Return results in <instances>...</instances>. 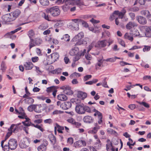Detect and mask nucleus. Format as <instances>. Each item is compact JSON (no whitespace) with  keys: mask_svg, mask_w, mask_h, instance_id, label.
Returning a JSON list of instances; mask_svg holds the SVG:
<instances>
[{"mask_svg":"<svg viewBox=\"0 0 151 151\" xmlns=\"http://www.w3.org/2000/svg\"><path fill=\"white\" fill-rule=\"evenodd\" d=\"M36 45L34 40L33 39H30L29 45V49L30 50L32 47L35 46Z\"/></svg>","mask_w":151,"mask_h":151,"instance_id":"nucleus-32","label":"nucleus"},{"mask_svg":"<svg viewBox=\"0 0 151 151\" xmlns=\"http://www.w3.org/2000/svg\"><path fill=\"white\" fill-rule=\"evenodd\" d=\"M39 105L42 111L46 110L47 108V106L45 104H40Z\"/></svg>","mask_w":151,"mask_h":151,"instance_id":"nucleus-43","label":"nucleus"},{"mask_svg":"<svg viewBox=\"0 0 151 151\" xmlns=\"http://www.w3.org/2000/svg\"><path fill=\"white\" fill-rule=\"evenodd\" d=\"M114 14H116V15H118L119 18L122 19L123 18L124 15L122 13L118 11H115L114 12Z\"/></svg>","mask_w":151,"mask_h":151,"instance_id":"nucleus-30","label":"nucleus"},{"mask_svg":"<svg viewBox=\"0 0 151 151\" xmlns=\"http://www.w3.org/2000/svg\"><path fill=\"white\" fill-rule=\"evenodd\" d=\"M35 111L39 113L42 111L39 104L35 105Z\"/></svg>","mask_w":151,"mask_h":151,"instance_id":"nucleus-41","label":"nucleus"},{"mask_svg":"<svg viewBox=\"0 0 151 151\" xmlns=\"http://www.w3.org/2000/svg\"><path fill=\"white\" fill-rule=\"evenodd\" d=\"M31 59L32 61L33 62L35 63L38 60L39 58L37 57H32V58Z\"/></svg>","mask_w":151,"mask_h":151,"instance_id":"nucleus-60","label":"nucleus"},{"mask_svg":"<svg viewBox=\"0 0 151 151\" xmlns=\"http://www.w3.org/2000/svg\"><path fill=\"white\" fill-rule=\"evenodd\" d=\"M26 104H31L34 102V100L32 98L29 97L27 98L24 100Z\"/></svg>","mask_w":151,"mask_h":151,"instance_id":"nucleus-26","label":"nucleus"},{"mask_svg":"<svg viewBox=\"0 0 151 151\" xmlns=\"http://www.w3.org/2000/svg\"><path fill=\"white\" fill-rule=\"evenodd\" d=\"M48 143L46 142V144H42L40 145L37 148L38 151H45L47 149V145Z\"/></svg>","mask_w":151,"mask_h":151,"instance_id":"nucleus-20","label":"nucleus"},{"mask_svg":"<svg viewBox=\"0 0 151 151\" xmlns=\"http://www.w3.org/2000/svg\"><path fill=\"white\" fill-rule=\"evenodd\" d=\"M24 65L26 70H30L33 68L34 65L31 62H28L25 63Z\"/></svg>","mask_w":151,"mask_h":151,"instance_id":"nucleus-15","label":"nucleus"},{"mask_svg":"<svg viewBox=\"0 0 151 151\" xmlns=\"http://www.w3.org/2000/svg\"><path fill=\"white\" fill-rule=\"evenodd\" d=\"M50 139L51 142L52 143V144L53 145L55 144L56 142V139L55 137L53 135H51L50 137Z\"/></svg>","mask_w":151,"mask_h":151,"instance_id":"nucleus-36","label":"nucleus"},{"mask_svg":"<svg viewBox=\"0 0 151 151\" xmlns=\"http://www.w3.org/2000/svg\"><path fill=\"white\" fill-rule=\"evenodd\" d=\"M19 114L21 115L18 116V117L20 119H24L26 117V115L24 112H21L19 113Z\"/></svg>","mask_w":151,"mask_h":151,"instance_id":"nucleus-47","label":"nucleus"},{"mask_svg":"<svg viewBox=\"0 0 151 151\" xmlns=\"http://www.w3.org/2000/svg\"><path fill=\"white\" fill-rule=\"evenodd\" d=\"M1 70L3 71L4 70H6V67L5 66V63L4 62L2 61V62L1 64Z\"/></svg>","mask_w":151,"mask_h":151,"instance_id":"nucleus-53","label":"nucleus"},{"mask_svg":"<svg viewBox=\"0 0 151 151\" xmlns=\"http://www.w3.org/2000/svg\"><path fill=\"white\" fill-rule=\"evenodd\" d=\"M107 142L108 143L106 144V148L107 151H109V149L112 147V144L109 140H108Z\"/></svg>","mask_w":151,"mask_h":151,"instance_id":"nucleus-42","label":"nucleus"},{"mask_svg":"<svg viewBox=\"0 0 151 151\" xmlns=\"http://www.w3.org/2000/svg\"><path fill=\"white\" fill-rule=\"evenodd\" d=\"M9 147V145H5L3 146V147L2 148L4 151H9L10 149Z\"/></svg>","mask_w":151,"mask_h":151,"instance_id":"nucleus-50","label":"nucleus"},{"mask_svg":"<svg viewBox=\"0 0 151 151\" xmlns=\"http://www.w3.org/2000/svg\"><path fill=\"white\" fill-rule=\"evenodd\" d=\"M59 57V54L57 52H54L51 55V57L54 61H56Z\"/></svg>","mask_w":151,"mask_h":151,"instance_id":"nucleus-25","label":"nucleus"},{"mask_svg":"<svg viewBox=\"0 0 151 151\" xmlns=\"http://www.w3.org/2000/svg\"><path fill=\"white\" fill-rule=\"evenodd\" d=\"M143 79L145 80L149 79L150 81H151V76H146L143 77Z\"/></svg>","mask_w":151,"mask_h":151,"instance_id":"nucleus-62","label":"nucleus"},{"mask_svg":"<svg viewBox=\"0 0 151 151\" xmlns=\"http://www.w3.org/2000/svg\"><path fill=\"white\" fill-rule=\"evenodd\" d=\"M86 59L88 60H91L92 59L91 55L89 54H88L85 55Z\"/></svg>","mask_w":151,"mask_h":151,"instance_id":"nucleus-64","label":"nucleus"},{"mask_svg":"<svg viewBox=\"0 0 151 151\" xmlns=\"http://www.w3.org/2000/svg\"><path fill=\"white\" fill-rule=\"evenodd\" d=\"M35 35L34 31L31 29L29 31L28 33V35L30 39H33L32 38Z\"/></svg>","mask_w":151,"mask_h":151,"instance_id":"nucleus-28","label":"nucleus"},{"mask_svg":"<svg viewBox=\"0 0 151 151\" xmlns=\"http://www.w3.org/2000/svg\"><path fill=\"white\" fill-rule=\"evenodd\" d=\"M67 121L69 123L73 124L75 122V120L72 118H69L67 119Z\"/></svg>","mask_w":151,"mask_h":151,"instance_id":"nucleus-55","label":"nucleus"},{"mask_svg":"<svg viewBox=\"0 0 151 151\" xmlns=\"http://www.w3.org/2000/svg\"><path fill=\"white\" fill-rule=\"evenodd\" d=\"M68 143L70 145H72L73 142V138L71 137L68 138L67 140Z\"/></svg>","mask_w":151,"mask_h":151,"instance_id":"nucleus-51","label":"nucleus"},{"mask_svg":"<svg viewBox=\"0 0 151 151\" xmlns=\"http://www.w3.org/2000/svg\"><path fill=\"white\" fill-rule=\"evenodd\" d=\"M84 109L85 110V113L86 111L90 113L91 112V110L90 108L88 106H84Z\"/></svg>","mask_w":151,"mask_h":151,"instance_id":"nucleus-57","label":"nucleus"},{"mask_svg":"<svg viewBox=\"0 0 151 151\" xmlns=\"http://www.w3.org/2000/svg\"><path fill=\"white\" fill-rule=\"evenodd\" d=\"M141 29L142 30H145L147 35H149V33L151 32V26H142Z\"/></svg>","mask_w":151,"mask_h":151,"instance_id":"nucleus-21","label":"nucleus"},{"mask_svg":"<svg viewBox=\"0 0 151 151\" xmlns=\"http://www.w3.org/2000/svg\"><path fill=\"white\" fill-rule=\"evenodd\" d=\"M30 142L29 139L26 137L21 140L19 145L21 148H26L29 146Z\"/></svg>","mask_w":151,"mask_h":151,"instance_id":"nucleus-4","label":"nucleus"},{"mask_svg":"<svg viewBox=\"0 0 151 151\" xmlns=\"http://www.w3.org/2000/svg\"><path fill=\"white\" fill-rule=\"evenodd\" d=\"M34 41L36 45H40L42 42V40L38 38H35Z\"/></svg>","mask_w":151,"mask_h":151,"instance_id":"nucleus-33","label":"nucleus"},{"mask_svg":"<svg viewBox=\"0 0 151 151\" xmlns=\"http://www.w3.org/2000/svg\"><path fill=\"white\" fill-rule=\"evenodd\" d=\"M107 132L109 134H116L117 133L113 129H107Z\"/></svg>","mask_w":151,"mask_h":151,"instance_id":"nucleus-44","label":"nucleus"},{"mask_svg":"<svg viewBox=\"0 0 151 151\" xmlns=\"http://www.w3.org/2000/svg\"><path fill=\"white\" fill-rule=\"evenodd\" d=\"M94 45V42H92L91 44L88 46V50L87 52H89V51L92 49Z\"/></svg>","mask_w":151,"mask_h":151,"instance_id":"nucleus-63","label":"nucleus"},{"mask_svg":"<svg viewBox=\"0 0 151 151\" xmlns=\"http://www.w3.org/2000/svg\"><path fill=\"white\" fill-rule=\"evenodd\" d=\"M71 0H66L65 4L62 6V8L64 12H67L69 10L71 6H73Z\"/></svg>","mask_w":151,"mask_h":151,"instance_id":"nucleus-7","label":"nucleus"},{"mask_svg":"<svg viewBox=\"0 0 151 151\" xmlns=\"http://www.w3.org/2000/svg\"><path fill=\"white\" fill-rule=\"evenodd\" d=\"M48 27V26L47 24H42L39 26V28L40 29L44 30L47 28Z\"/></svg>","mask_w":151,"mask_h":151,"instance_id":"nucleus-40","label":"nucleus"},{"mask_svg":"<svg viewBox=\"0 0 151 151\" xmlns=\"http://www.w3.org/2000/svg\"><path fill=\"white\" fill-rule=\"evenodd\" d=\"M137 26V24L134 22H129L126 25V28L128 29H130Z\"/></svg>","mask_w":151,"mask_h":151,"instance_id":"nucleus-16","label":"nucleus"},{"mask_svg":"<svg viewBox=\"0 0 151 151\" xmlns=\"http://www.w3.org/2000/svg\"><path fill=\"white\" fill-rule=\"evenodd\" d=\"M55 88V87L51 86L47 88L46 91L47 92H52Z\"/></svg>","mask_w":151,"mask_h":151,"instance_id":"nucleus-46","label":"nucleus"},{"mask_svg":"<svg viewBox=\"0 0 151 151\" xmlns=\"http://www.w3.org/2000/svg\"><path fill=\"white\" fill-rule=\"evenodd\" d=\"M118 42L122 46L125 47V44L124 42L122 40L119 39L118 40Z\"/></svg>","mask_w":151,"mask_h":151,"instance_id":"nucleus-56","label":"nucleus"},{"mask_svg":"<svg viewBox=\"0 0 151 151\" xmlns=\"http://www.w3.org/2000/svg\"><path fill=\"white\" fill-rule=\"evenodd\" d=\"M83 37V32H81L75 36V37L73 38V40L76 41H78L76 44L78 45H80L81 44H86L87 43L86 42L85 43L83 42H81L79 41V40H80Z\"/></svg>","mask_w":151,"mask_h":151,"instance_id":"nucleus-5","label":"nucleus"},{"mask_svg":"<svg viewBox=\"0 0 151 151\" xmlns=\"http://www.w3.org/2000/svg\"><path fill=\"white\" fill-rule=\"evenodd\" d=\"M107 44L106 40H103L98 42L95 45V47H104L106 46Z\"/></svg>","mask_w":151,"mask_h":151,"instance_id":"nucleus-13","label":"nucleus"},{"mask_svg":"<svg viewBox=\"0 0 151 151\" xmlns=\"http://www.w3.org/2000/svg\"><path fill=\"white\" fill-rule=\"evenodd\" d=\"M80 23H81L83 27H88V25L87 23L84 21L81 20L80 22Z\"/></svg>","mask_w":151,"mask_h":151,"instance_id":"nucleus-58","label":"nucleus"},{"mask_svg":"<svg viewBox=\"0 0 151 151\" xmlns=\"http://www.w3.org/2000/svg\"><path fill=\"white\" fill-rule=\"evenodd\" d=\"M103 57H102L101 58H98L97 63L96 65V69H100V67H101L103 65L104 61H105V60H103Z\"/></svg>","mask_w":151,"mask_h":151,"instance_id":"nucleus-14","label":"nucleus"},{"mask_svg":"<svg viewBox=\"0 0 151 151\" xmlns=\"http://www.w3.org/2000/svg\"><path fill=\"white\" fill-rule=\"evenodd\" d=\"M92 76L91 75H87L84 77L83 80L84 81H86L88 79L91 78Z\"/></svg>","mask_w":151,"mask_h":151,"instance_id":"nucleus-59","label":"nucleus"},{"mask_svg":"<svg viewBox=\"0 0 151 151\" xmlns=\"http://www.w3.org/2000/svg\"><path fill=\"white\" fill-rule=\"evenodd\" d=\"M124 37L131 41H132L133 40V38L132 36L130 35V33H126L124 35Z\"/></svg>","mask_w":151,"mask_h":151,"instance_id":"nucleus-27","label":"nucleus"},{"mask_svg":"<svg viewBox=\"0 0 151 151\" xmlns=\"http://www.w3.org/2000/svg\"><path fill=\"white\" fill-rule=\"evenodd\" d=\"M93 111L95 112L97 114L99 118H101V117H102V114L100 112L95 109H93Z\"/></svg>","mask_w":151,"mask_h":151,"instance_id":"nucleus-54","label":"nucleus"},{"mask_svg":"<svg viewBox=\"0 0 151 151\" xmlns=\"http://www.w3.org/2000/svg\"><path fill=\"white\" fill-rule=\"evenodd\" d=\"M139 32V33H140V37L146 36L147 37H151V33H149V35H147L145 30H142L141 29V26L140 27V31Z\"/></svg>","mask_w":151,"mask_h":151,"instance_id":"nucleus-18","label":"nucleus"},{"mask_svg":"<svg viewBox=\"0 0 151 151\" xmlns=\"http://www.w3.org/2000/svg\"><path fill=\"white\" fill-rule=\"evenodd\" d=\"M20 13L21 12L19 10L16 9L14 11L10 13V14L14 21L19 17Z\"/></svg>","mask_w":151,"mask_h":151,"instance_id":"nucleus-9","label":"nucleus"},{"mask_svg":"<svg viewBox=\"0 0 151 151\" xmlns=\"http://www.w3.org/2000/svg\"><path fill=\"white\" fill-rule=\"evenodd\" d=\"M1 19L2 23L5 24H8L9 22L13 21L10 13L3 15Z\"/></svg>","mask_w":151,"mask_h":151,"instance_id":"nucleus-2","label":"nucleus"},{"mask_svg":"<svg viewBox=\"0 0 151 151\" xmlns=\"http://www.w3.org/2000/svg\"><path fill=\"white\" fill-rule=\"evenodd\" d=\"M35 105L34 104L31 105L29 106L27 108L28 110L30 111H32L33 110L35 111Z\"/></svg>","mask_w":151,"mask_h":151,"instance_id":"nucleus-39","label":"nucleus"},{"mask_svg":"<svg viewBox=\"0 0 151 151\" xmlns=\"http://www.w3.org/2000/svg\"><path fill=\"white\" fill-rule=\"evenodd\" d=\"M73 146L76 148L82 147V145L81 144L80 140H78L75 142L74 143Z\"/></svg>","mask_w":151,"mask_h":151,"instance_id":"nucleus-29","label":"nucleus"},{"mask_svg":"<svg viewBox=\"0 0 151 151\" xmlns=\"http://www.w3.org/2000/svg\"><path fill=\"white\" fill-rule=\"evenodd\" d=\"M45 11L47 13H50L52 16L53 17L58 16L60 13V10L57 6L46 9Z\"/></svg>","mask_w":151,"mask_h":151,"instance_id":"nucleus-1","label":"nucleus"},{"mask_svg":"<svg viewBox=\"0 0 151 151\" xmlns=\"http://www.w3.org/2000/svg\"><path fill=\"white\" fill-rule=\"evenodd\" d=\"M87 94L82 91H79L78 92L77 96L78 98L83 100L86 98Z\"/></svg>","mask_w":151,"mask_h":151,"instance_id":"nucleus-22","label":"nucleus"},{"mask_svg":"<svg viewBox=\"0 0 151 151\" xmlns=\"http://www.w3.org/2000/svg\"><path fill=\"white\" fill-rule=\"evenodd\" d=\"M22 123L25 126L28 127L29 126H32V124H33L31 123V122H22Z\"/></svg>","mask_w":151,"mask_h":151,"instance_id":"nucleus-52","label":"nucleus"},{"mask_svg":"<svg viewBox=\"0 0 151 151\" xmlns=\"http://www.w3.org/2000/svg\"><path fill=\"white\" fill-rule=\"evenodd\" d=\"M32 126L38 129L42 132H43L45 131L44 129L40 125L38 124L35 125L34 124H32Z\"/></svg>","mask_w":151,"mask_h":151,"instance_id":"nucleus-38","label":"nucleus"},{"mask_svg":"<svg viewBox=\"0 0 151 151\" xmlns=\"http://www.w3.org/2000/svg\"><path fill=\"white\" fill-rule=\"evenodd\" d=\"M8 144L9 145L10 149L11 150H14L16 149L17 146V140L14 139L12 138L9 140Z\"/></svg>","mask_w":151,"mask_h":151,"instance_id":"nucleus-3","label":"nucleus"},{"mask_svg":"<svg viewBox=\"0 0 151 151\" xmlns=\"http://www.w3.org/2000/svg\"><path fill=\"white\" fill-rule=\"evenodd\" d=\"M70 36L68 34H65L63 35V37L61 39L64 40L68 42L70 40Z\"/></svg>","mask_w":151,"mask_h":151,"instance_id":"nucleus-35","label":"nucleus"},{"mask_svg":"<svg viewBox=\"0 0 151 151\" xmlns=\"http://www.w3.org/2000/svg\"><path fill=\"white\" fill-rule=\"evenodd\" d=\"M79 49L78 47H75L73 48L70 50L69 54L70 55L74 56L79 53Z\"/></svg>","mask_w":151,"mask_h":151,"instance_id":"nucleus-17","label":"nucleus"},{"mask_svg":"<svg viewBox=\"0 0 151 151\" xmlns=\"http://www.w3.org/2000/svg\"><path fill=\"white\" fill-rule=\"evenodd\" d=\"M137 103L140 104V105H143L145 107L147 108H149L150 107V105H149L146 103L145 102H139V101H137Z\"/></svg>","mask_w":151,"mask_h":151,"instance_id":"nucleus-37","label":"nucleus"},{"mask_svg":"<svg viewBox=\"0 0 151 151\" xmlns=\"http://www.w3.org/2000/svg\"><path fill=\"white\" fill-rule=\"evenodd\" d=\"M73 6L75 5H77L79 7L81 8L83 5L84 3L82 0H71Z\"/></svg>","mask_w":151,"mask_h":151,"instance_id":"nucleus-10","label":"nucleus"},{"mask_svg":"<svg viewBox=\"0 0 151 151\" xmlns=\"http://www.w3.org/2000/svg\"><path fill=\"white\" fill-rule=\"evenodd\" d=\"M72 106L70 102L68 101L65 102L64 104H62L60 105V107L63 109L66 110L70 108Z\"/></svg>","mask_w":151,"mask_h":151,"instance_id":"nucleus-11","label":"nucleus"},{"mask_svg":"<svg viewBox=\"0 0 151 151\" xmlns=\"http://www.w3.org/2000/svg\"><path fill=\"white\" fill-rule=\"evenodd\" d=\"M61 88L64 90V91L65 94L70 95L73 94V91L71 88L67 86H64Z\"/></svg>","mask_w":151,"mask_h":151,"instance_id":"nucleus-12","label":"nucleus"},{"mask_svg":"<svg viewBox=\"0 0 151 151\" xmlns=\"http://www.w3.org/2000/svg\"><path fill=\"white\" fill-rule=\"evenodd\" d=\"M84 106L83 104H78L76 106L75 110L76 112L79 114H85Z\"/></svg>","mask_w":151,"mask_h":151,"instance_id":"nucleus-6","label":"nucleus"},{"mask_svg":"<svg viewBox=\"0 0 151 151\" xmlns=\"http://www.w3.org/2000/svg\"><path fill=\"white\" fill-rule=\"evenodd\" d=\"M57 98L59 100L61 101H65L68 99L67 97L65 94H61L57 96Z\"/></svg>","mask_w":151,"mask_h":151,"instance_id":"nucleus-24","label":"nucleus"},{"mask_svg":"<svg viewBox=\"0 0 151 151\" xmlns=\"http://www.w3.org/2000/svg\"><path fill=\"white\" fill-rule=\"evenodd\" d=\"M8 131L9 132L7 133L5 137V140H6L7 139L11 136L12 133V131L10 129Z\"/></svg>","mask_w":151,"mask_h":151,"instance_id":"nucleus-48","label":"nucleus"},{"mask_svg":"<svg viewBox=\"0 0 151 151\" xmlns=\"http://www.w3.org/2000/svg\"><path fill=\"white\" fill-rule=\"evenodd\" d=\"M105 61L107 62H110L111 63H113L115 61V58L114 57L108 58L105 60Z\"/></svg>","mask_w":151,"mask_h":151,"instance_id":"nucleus-49","label":"nucleus"},{"mask_svg":"<svg viewBox=\"0 0 151 151\" xmlns=\"http://www.w3.org/2000/svg\"><path fill=\"white\" fill-rule=\"evenodd\" d=\"M136 19L139 23L141 24L145 25L147 23L146 19L143 16H138L136 17Z\"/></svg>","mask_w":151,"mask_h":151,"instance_id":"nucleus-8","label":"nucleus"},{"mask_svg":"<svg viewBox=\"0 0 151 151\" xmlns=\"http://www.w3.org/2000/svg\"><path fill=\"white\" fill-rule=\"evenodd\" d=\"M21 123L16 124H13L11 125L10 128L8 129V130H9L10 129L12 131V132L15 133L16 132V129H17L18 126Z\"/></svg>","mask_w":151,"mask_h":151,"instance_id":"nucleus-23","label":"nucleus"},{"mask_svg":"<svg viewBox=\"0 0 151 151\" xmlns=\"http://www.w3.org/2000/svg\"><path fill=\"white\" fill-rule=\"evenodd\" d=\"M40 1L41 4L43 6H46L49 4L48 0H40Z\"/></svg>","mask_w":151,"mask_h":151,"instance_id":"nucleus-34","label":"nucleus"},{"mask_svg":"<svg viewBox=\"0 0 151 151\" xmlns=\"http://www.w3.org/2000/svg\"><path fill=\"white\" fill-rule=\"evenodd\" d=\"M44 122L45 123L50 124L52 123V121L51 119H49L44 120Z\"/></svg>","mask_w":151,"mask_h":151,"instance_id":"nucleus-61","label":"nucleus"},{"mask_svg":"<svg viewBox=\"0 0 151 151\" xmlns=\"http://www.w3.org/2000/svg\"><path fill=\"white\" fill-rule=\"evenodd\" d=\"M144 47L143 49V50L144 52L149 51L151 48V47L149 46L144 45Z\"/></svg>","mask_w":151,"mask_h":151,"instance_id":"nucleus-45","label":"nucleus"},{"mask_svg":"<svg viewBox=\"0 0 151 151\" xmlns=\"http://www.w3.org/2000/svg\"><path fill=\"white\" fill-rule=\"evenodd\" d=\"M71 27V29L73 30H78L79 29L78 25V23H72Z\"/></svg>","mask_w":151,"mask_h":151,"instance_id":"nucleus-31","label":"nucleus"},{"mask_svg":"<svg viewBox=\"0 0 151 151\" xmlns=\"http://www.w3.org/2000/svg\"><path fill=\"white\" fill-rule=\"evenodd\" d=\"M93 120L92 117L88 116H85L83 118L84 122L88 123H91L93 122Z\"/></svg>","mask_w":151,"mask_h":151,"instance_id":"nucleus-19","label":"nucleus"}]
</instances>
